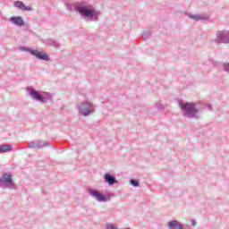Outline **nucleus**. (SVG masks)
Instances as JSON below:
<instances>
[{"label":"nucleus","instance_id":"2eb2a0df","mask_svg":"<svg viewBox=\"0 0 229 229\" xmlns=\"http://www.w3.org/2000/svg\"><path fill=\"white\" fill-rule=\"evenodd\" d=\"M12 149H13V147L12 146V144L4 143L0 145V154L10 153Z\"/></svg>","mask_w":229,"mask_h":229},{"label":"nucleus","instance_id":"f8f14e48","mask_svg":"<svg viewBox=\"0 0 229 229\" xmlns=\"http://www.w3.org/2000/svg\"><path fill=\"white\" fill-rule=\"evenodd\" d=\"M14 6L15 8L22 10L23 12H33V9L30 6L24 4V3L21 1H15Z\"/></svg>","mask_w":229,"mask_h":229},{"label":"nucleus","instance_id":"dca6fc26","mask_svg":"<svg viewBox=\"0 0 229 229\" xmlns=\"http://www.w3.org/2000/svg\"><path fill=\"white\" fill-rule=\"evenodd\" d=\"M45 44H47V46H52L53 47H55V49H60L61 45L60 43H58L56 40L55 39H47L45 41Z\"/></svg>","mask_w":229,"mask_h":229},{"label":"nucleus","instance_id":"f3484780","mask_svg":"<svg viewBox=\"0 0 229 229\" xmlns=\"http://www.w3.org/2000/svg\"><path fill=\"white\" fill-rule=\"evenodd\" d=\"M142 38L143 40H148V38H151V30H148L143 31Z\"/></svg>","mask_w":229,"mask_h":229},{"label":"nucleus","instance_id":"6ab92c4d","mask_svg":"<svg viewBox=\"0 0 229 229\" xmlns=\"http://www.w3.org/2000/svg\"><path fill=\"white\" fill-rule=\"evenodd\" d=\"M223 69H224V71H225V72H228V74H229V63H225V64H223Z\"/></svg>","mask_w":229,"mask_h":229},{"label":"nucleus","instance_id":"a211bd4d","mask_svg":"<svg viewBox=\"0 0 229 229\" xmlns=\"http://www.w3.org/2000/svg\"><path fill=\"white\" fill-rule=\"evenodd\" d=\"M130 184L132 186V187H139L140 185V182H139V180L137 179H131L130 180Z\"/></svg>","mask_w":229,"mask_h":229},{"label":"nucleus","instance_id":"ddd939ff","mask_svg":"<svg viewBox=\"0 0 229 229\" xmlns=\"http://www.w3.org/2000/svg\"><path fill=\"white\" fill-rule=\"evenodd\" d=\"M185 16L189 17V19H192L193 21H208V16H201L199 14H192L191 13H185Z\"/></svg>","mask_w":229,"mask_h":229},{"label":"nucleus","instance_id":"0eeeda50","mask_svg":"<svg viewBox=\"0 0 229 229\" xmlns=\"http://www.w3.org/2000/svg\"><path fill=\"white\" fill-rule=\"evenodd\" d=\"M16 185L13 182V175L10 173H4L0 177L1 189H15Z\"/></svg>","mask_w":229,"mask_h":229},{"label":"nucleus","instance_id":"412c9836","mask_svg":"<svg viewBox=\"0 0 229 229\" xmlns=\"http://www.w3.org/2000/svg\"><path fill=\"white\" fill-rule=\"evenodd\" d=\"M196 225H197L196 220L192 219V220H191V225L196 226Z\"/></svg>","mask_w":229,"mask_h":229},{"label":"nucleus","instance_id":"1a4fd4ad","mask_svg":"<svg viewBox=\"0 0 229 229\" xmlns=\"http://www.w3.org/2000/svg\"><path fill=\"white\" fill-rule=\"evenodd\" d=\"M47 146H51V142L42 140H32L30 143H28L27 148H29V149H42L44 148H47Z\"/></svg>","mask_w":229,"mask_h":229},{"label":"nucleus","instance_id":"4468645a","mask_svg":"<svg viewBox=\"0 0 229 229\" xmlns=\"http://www.w3.org/2000/svg\"><path fill=\"white\" fill-rule=\"evenodd\" d=\"M167 228L169 229H183V225L178 222V220L169 221L167 224Z\"/></svg>","mask_w":229,"mask_h":229},{"label":"nucleus","instance_id":"f03ea898","mask_svg":"<svg viewBox=\"0 0 229 229\" xmlns=\"http://www.w3.org/2000/svg\"><path fill=\"white\" fill-rule=\"evenodd\" d=\"M179 106L183 117H187L188 119H194L199 110H212V105L210 104H196L192 102H183L182 100L179 101Z\"/></svg>","mask_w":229,"mask_h":229},{"label":"nucleus","instance_id":"423d86ee","mask_svg":"<svg viewBox=\"0 0 229 229\" xmlns=\"http://www.w3.org/2000/svg\"><path fill=\"white\" fill-rule=\"evenodd\" d=\"M88 193L91 198H94V199H97L98 203H106V201H110L111 196L110 194H104L103 192L99 191V190L96 189H88Z\"/></svg>","mask_w":229,"mask_h":229},{"label":"nucleus","instance_id":"7ed1b4c3","mask_svg":"<svg viewBox=\"0 0 229 229\" xmlns=\"http://www.w3.org/2000/svg\"><path fill=\"white\" fill-rule=\"evenodd\" d=\"M20 51L30 53V55L35 56L38 60H43L45 62H49V60H51L49 55L44 51H38V49H33L28 47H20Z\"/></svg>","mask_w":229,"mask_h":229},{"label":"nucleus","instance_id":"9d476101","mask_svg":"<svg viewBox=\"0 0 229 229\" xmlns=\"http://www.w3.org/2000/svg\"><path fill=\"white\" fill-rule=\"evenodd\" d=\"M104 180L106 183H108L109 185H115V183H119V181L115 178V175L106 173L104 174Z\"/></svg>","mask_w":229,"mask_h":229},{"label":"nucleus","instance_id":"9b49d317","mask_svg":"<svg viewBox=\"0 0 229 229\" xmlns=\"http://www.w3.org/2000/svg\"><path fill=\"white\" fill-rule=\"evenodd\" d=\"M9 21L14 24V26H19L20 28L26 24L21 16H13L9 19Z\"/></svg>","mask_w":229,"mask_h":229},{"label":"nucleus","instance_id":"f257e3e1","mask_svg":"<svg viewBox=\"0 0 229 229\" xmlns=\"http://www.w3.org/2000/svg\"><path fill=\"white\" fill-rule=\"evenodd\" d=\"M66 9L69 12H77L82 16V19H85V21H99V15L101 13L99 11H97L96 8L89 2H78L74 4H66Z\"/></svg>","mask_w":229,"mask_h":229},{"label":"nucleus","instance_id":"39448f33","mask_svg":"<svg viewBox=\"0 0 229 229\" xmlns=\"http://www.w3.org/2000/svg\"><path fill=\"white\" fill-rule=\"evenodd\" d=\"M27 91L34 101H38V103H47L49 101V98L46 97V93L42 94L40 91L35 89V88L28 87Z\"/></svg>","mask_w":229,"mask_h":229},{"label":"nucleus","instance_id":"6e6552de","mask_svg":"<svg viewBox=\"0 0 229 229\" xmlns=\"http://www.w3.org/2000/svg\"><path fill=\"white\" fill-rule=\"evenodd\" d=\"M216 44H229V30H217L215 38Z\"/></svg>","mask_w":229,"mask_h":229},{"label":"nucleus","instance_id":"aec40b11","mask_svg":"<svg viewBox=\"0 0 229 229\" xmlns=\"http://www.w3.org/2000/svg\"><path fill=\"white\" fill-rule=\"evenodd\" d=\"M157 109H158V110H164V105L159 104V105L157 106Z\"/></svg>","mask_w":229,"mask_h":229},{"label":"nucleus","instance_id":"20e7f679","mask_svg":"<svg viewBox=\"0 0 229 229\" xmlns=\"http://www.w3.org/2000/svg\"><path fill=\"white\" fill-rule=\"evenodd\" d=\"M77 108L80 115H82L83 117H89V115H91V114L96 112V107L89 101L81 102L77 106Z\"/></svg>","mask_w":229,"mask_h":229}]
</instances>
